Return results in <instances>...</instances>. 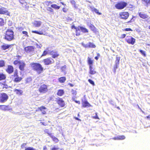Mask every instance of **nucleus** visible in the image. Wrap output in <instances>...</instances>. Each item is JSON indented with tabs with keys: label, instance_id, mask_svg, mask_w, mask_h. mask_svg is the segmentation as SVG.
Listing matches in <instances>:
<instances>
[{
	"label": "nucleus",
	"instance_id": "obj_14",
	"mask_svg": "<svg viewBox=\"0 0 150 150\" xmlns=\"http://www.w3.org/2000/svg\"><path fill=\"white\" fill-rule=\"evenodd\" d=\"M82 107L83 108L89 107L91 106V105L87 100L82 101Z\"/></svg>",
	"mask_w": 150,
	"mask_h": 150
},
{
	"label": "nucleus",
	"instance_id": "obj_34",
	"mask_svg": "<svg viewBox=\"0 0 150 150\" xmlns=\"http://www.w3.org/2000/svg\"><path fill=\"white\" fill-rule=\"evenodd\" d=\"M51 6L55 9H59L60 8V7L59 6L57 5L56 4H52L51 5Z\"/></svg>",
	"mask_w": 150,
	"mask_h": 150
},
{
	"label": "nucleus",
	"instance_id": "obj_5",
	"mask_svg": "<svg viewBox=\"0 0 150 150\" xmlns=\"http://www.w3.org/2000/svg\"><path fill=\"white\" fill-rule=\"evenodd\" d=\"M127 5V3L123 1H121L117 2L115 4V6L117 9H122L125 7Z\"/></svg>",
	"mask_w": 150,
	"mask_h": 150
},
{
	"label": "nucleus",
	"instance_id": "obj_19",
	"mask_svg": "<svg viewBox=\"0 0 150 150\" xmlns=\"http://www.w3.org/2000/svg\"><path fill=\"white\" fill-rule=\"evenodd\" d=\"M64 94V91L63 89H60L57 91V94L58 96H62Z\"/></svg>",
	"mask_w": 150,
	"mask_h": 150
},
{
	"label": "nucleus",
	"instance_id": "obj_57",
	"mask_svg": "<svg viewBox=\"0 0 150 150\" xmlns=\"http://www.w3.org/2000/svg\"><path fill=\"white\" fill-rule=\"evenodd\" d=\"M126 36V34H122L121 35V37H120V38L121 39H123L125 38Z\"/></svg>",
	"mask_w": 150,
	"mask_h": 150
},
{
	"label": "nucleus",
	"instance_id": "obj_56",
	"mask_svg": "<svg viewBox=\"0 0 150 150\" xmlns=\"http://www.w3.org/2000/svg\"><path fill=\"white\" fill-rule=\"evenodd\" d=\"M68 10V9L66 8L65 7H64L62 9V10L63 11L64 13L67 12Z\"/></svg>",
	"mask_w": 150,
	"mask_h": 150
},
{
	"label": "nucleus",
	"instance_id": "obj_61",
	"mask_svg": "<svg viewBox=\"0 0 150 150\" xmlns=\"http://www.w3.org/2000/svg\"><path fill=\"white\" fill-rule=\"evenodd\" d=\"M68 85L70 86L71 87H73L74 86V85L72 83H69Z\"/></svg>",
	"mask_w": 150,
	"mask_h": 150
},
{
	"label": "nucleus",
	"instance_id": "obj_50",
	"mask_svg": "<svg viewBox=\"0 0 150 150\" xmlns=\"http://www.w3.org/2000/svg\"><path fill=\"white\" fill-rule=\"evenodd\" d=\"M45 3L46 5L48 6L52 3V2L51 1H46L45 2Z\"/></svg>",
	"mask_w": 150,
	"mask_h": 150
},
{
	"label": "nucleus",
	"instance_id": "obj_46",
	"mask_svg": "<svg viewBox=\"0 0 150 150\" xmlns=\"http://www.w3.org/2000/svg\"><path fill=\"white\" fill-rule=\"evenodd\" d=\"M51 7H48L47 8V10L50 12L53 13L54 12L53 9Z\"/></svg>",
	"mask_w": 150,
	"mask_h": 150
},
{
	"label": "nucleus",
	"instance_id": "obj_29",
	"mask_svg": "<svg viewBox=\"0 0 150 150\" xmlns=\"http://www.w3.org/2000/svg\"><path fill=\"white\" fill-rule=\"evenodd\" d=\"M89 28L94 32H96V28L92 24H91L89 26Z\"/></svg>",
	"mask_w": 150,
	"mask_h": 150
},
{
	"label": "nucleus",
	"instance_id": "obj_51",
	"mask_svg": "<svg viewBox=\"0 0 150 150\" xmlns=\"http://www.w3.org/2000/svg\"><path fill=\"white\" fill-rule=\"evenodd\" d=\"M25 150H36V149L32 147H28L25 148Z\"/></svg>",
	"mask_w": 150,
	"mask_h": 150
},
{
	"label": "nucleus",
	"instance_id": "obj_40",
	"mask_svg": "<svg viewBox=\"0 0 150 150\" xmlns=\"http://www.w3.org/2000/svg\"><path fill=\"white\" fill-rule=\"evenodd\" d=\"M44 132L45 134H48V135L50 137L51 135L52 134L49 131V130L47 129H45L44 130Z\"/></svg>",
	"mask_w": 150,
	"mask_h": 150
},
{
	"label": "nucleus",
	"instance_id": "obj_55",
	"mask_svg": "<svg viewBox=\"0 0 150 150\" xmlns=\"http://www.w3.org/2000/svg\"><path fill=\"white\" fill-rule=\"evenodd\" d=\"M100 55L99 53H97V56L95 57V59L96 60H98V59L99 57H100Z\"/></svg>",
	"mask_w": 150,
	"mask_h": 150
},
{
	"label": "nucleus",
	"instance_id": "obj_8",
	"mask_svg": "<svg viewBox=\"0 0 150 150\" xmlns=\"http://www.w3.org/2000/svg\"><path fill=\"white\" fill-rule=\"evenodd\" d=\"M43 62L45 65H47L52 64L54 63V61L51 57H48L43 59Z\"/></svg>",
	"mask_w": 150,
	"mask_h": 150
},
{
	"label": "nucleus",
	"instance_id": "obj_13",
	"mask_svg": "<svg viewBox=\"0 0 150 150\" xmlns=\"http://www.w3.org/2000/svg\"><path fill=\"white\" fill-rule=\"evenodd\" d=\"M82 45L85 48H95L96 47V45L93 43L91 42H88V44H85L82 43Z\"/></svg>",
	"mask_w": 150,
	"mask_h": 150
},
{
	"label": "nucleus",
	"instance_id": "obj_30",
	"mask_svg": "<svg viewBox=\"0 0 150 150\" xmlns=\"http://www.w3.org/2000/svg\"><path fill=\"white\" fill-rule=\"evenodd\" d=\"M53 52V51H52L51 52L52 54L51 55H52V57L53 58H55L57 57H58L59 54L57 52H53V53H52Z\"/></svg>",
	"mask_w": 150,
	"mask_h": 150
},
{
	"label": "nucleus",
	"instance_id": "obj_17",
	"mask_svg": "<svg viewBox=\"0 0 150 150\" xmlns=\"http://www.w3.org/2000/svg\"><path fill=\"white\" fill-rule=\"evenodd\" d=\"M90 8H91V11L93 12H95L98 15H101L102 14V13L99 12L98 10L96 8L91 6H90Z\"/></svg>",
	"mask_w": 150,
	"mask_h": 150
},
{
	"label": "nucleus",
	"instance_id": "obj_12",
	"mask_svg": "<svg viewBox=\"0 0 150 150\" xmlns=\"http://www.w3.org/2000/svg\"><path fill=\"white\" fill-rule=\"evenodd\" d=\"M47 110V108L44 106L42 105L38 107L36 110V112L41 111L42 112V115H45L46 113L45 110Z\"/></svg>",
	"mask_w": 150,
	"mask_h": 150
},
{
	"label": "nucleus",
	"instance_id": "obj_25",
	"mask_svg": "<svg viewBox=\"0 0 150 150\" xmlns=\"http://www.w3.org/2000/svg\"><path fill=\"white\" fill-rule=\"evenodd\" d=\"M53 141L56 143H57L59 142V140L56 137L52 135V134L50 136Z\"/></svg>",
	"mask_w": 150,
	"mask_h": 150
},
{
	"label": "nucleus",
	"instance_id": "obj_6",
	"mask_svg": "<svg viewBox=\"0 0 150 150\" xmlns=\"http://www.w3.org/2000/svg\"><path fill=\"white\" fill-rule=\"evenodd\" d=\"M126 41L128 44L133 45L135 43L136 40L130 36H127L125 38Z\"/></svg>",
	"mask_w": 150,
	"mask_h": 150
},
{
	"label": "nucleus",
	"instance_id": "obj_54",
	"mask_svg": "<svg viewBox=\"0 0 150 150\" xmlns=\"http://www.w3.org/2000/svg\"><path fill=\"white\" fill-rule=\"evenodd\" d=\"M13 66L10 65V74L12 73L13 71Z\"/></svg>",
	"mask_w": 150,
	"mask_h": 150
},
{
	"label": "nucleus",
	"instance_id": "obj_43",
	"mask_svg": "<svg viewBox=\"0 0 150 150\" xmlns=\"http://www.w3.org/2000/svg\"><path fill=\"white\" fill-rule=\"evenodd\" d=\"M48 53V50H44L41 55V56H44L46 55Z\"/></svg>",
	"mask_w": 150,
	"mask_h": 150
},
{
	"label": "nucleus",
	"instance_id": "obj_36",
	"mask_svg": "<svg viewBox=\"0 0 150 150\" xmlns=\"http://www.w3.org/2000/svg\"><path fill=\"white\" fill-rule=\"evenodd\" d=\"M20 2L22 4L23 6H25L27 4V3L25 0H20Z\"/></svg>",
	"mask_w": 150,
	"mask_h": 150
},
{
	"label": "nucleus",
	"instance_id": "obj_41",
	"mask_svg": "<svg viewBox=\"0 0 150 150\" xmlns=\"http://www.w3.org/2000/svg\"><path fill=\"white\" fill-rule=\"evenodd\" d=\"M13 33L12 30H10V40H13Z\"/></svg>",
	"mask_w": 150,
	"mask_h": 150
},
{
	"label": "nucleus",
	"instance_id": "obj_20",
	"mask_svg": "<svg viewBox=\"0 0 150 150\" xmlns=\"http://www.w3.org/2000/svg\"><path fill=\"white\" fill-rule=\"evenodd\" d=\"M87 62L89 65V67H92L93 63V60L91 58L88 57L87 58Z\"/></svg>",
	"mask_w": 150,
	"mask_h": 150
},
{
	"label": "nucleus",
	"instance_id": "obj_7",
	"mask_svg": "<svg viewBox=\"0 0 150 150\" xmlns=\"http://www.w3.org/2000/svg\"><path fill=\"white\" fill-rule=\"evenodd\" d=\"M56 102L60 107H64L65 105L64 101L62 98H58L56 100Z\"/></svg>",
	"mask_w": 150,
	"mask_h": 150
},
{
	"label": "nucleus",
	"instance_id": "obj_9",
	"mask_svg": "<svg viewBox=\"0 0 150 150\" xmlns=\"http://www.w3.org/2000/svg\"><path fill=\"white\" fill-rule=\"evenodd\" d=\"M129 15V13L127 12H122L119 13V16L120 18L124 20L127 19L128 18Z\"/></svg>",
	"mask_w": 150,
	"mask_h": 150
},
{
	"label": "nucleus",
	"instance_id": "obj_49",
	"mask_svg": "<svg viewBox=\"0 0 150 150\" xmlns=\"http://www.w3.org/2000/svg\"><path fill=\"white\" fill-rule=\"evenodd\" d=\"M66 68V65H64L61 67V69L62 71H63L65 70Z\"/></svg>",
	"mask_w": 150,
	"mask_h": 150
},
{
	"label": "nucleus",
	"instance_id": "obj_21",
	"mask_svg": "<svg viewBox=\"0 0 150 150\" xmlns=\"http://www.w3.org/2000/svg\"><path fill=\"white\" fill-rule=\"evenodd\" d=\"M138 14L139 17L143 19H146L148 17V16L146 14L142 12H139Z\"/></svg>",
	"mask_w": 150,
	"mask_h": 150
},
{
	"label": "nucleus",
	"instance_id": "obj_22",
	"mask_svg": "<svg viewBox=\"0 0 150 150\" xmlns=\"http://www.w3.org/2000/svg\"><path fill=\"white\" fill-rule=\"evenodd\" d=\"M89 74L91 75H93L96 74V72L95 70V69H93V66L89 67Z\"/></svg>",
	"mask_w": 150,
	"mask_h": 150
},
{
	"label": "nucleus",
	"instance_id": "obj_48",
	"mask_svg": "<svg viewBox=\"0 0 150 150\" xmlns=\"http://www.w3.org/2000/svg\"><path fill=\"white\" fill-rule=\"evenodd\" d=\"M88 82L93 86H94L95 84L94 82L91 79H88Z\"/></svg>",
	"mask_w": 150,
	"mask_h": 150
},
{
	"label": "nucleus",
	"instance_id": "obj_24",
	"mask_svg": "<svg viewBox=\"0 0 150 150\" xmlns=\"http://www.w3.org/2000/svg\"><path fill=\"white\" fill-rule=\"evenodd\" d=\"M14 91L17 95H22L23 92L20 89H15Z\"/></svg>",
	"mask_w": 150,
	"mask_h": 150
},
{
	"label": "nucleus",
	"instance_id": "obj_1",
	"mask_svg": "<svg viewBox=\"0 0 150 150\" xmlns=\"http://www.w3.org/2000/svg\"><path fill=\"white\" fill-rule=\"evenodd\" d=\"M30 65L32 69L36 71L38 74H40L43 72L44 69L40 64L37 62H32Z\"/></svg>",
	"mask_w": 150,
	"mask_h": 150
},
{
	"label": "nucleus",
	"instance_id": "obj_3",
	"mask_svg": "<svg viewBox=\"0 0 150 150\" xmlns=\"http://www.w3.org/2000/svg\"><path fill=\"white\" fill-rule=\"evenodd\" d=\"M38 88V92L41 94H44L46 93L48 91V86L47 85L43 84L42 83H40Z\"/></svg>",
	"mask_w": 150,
	"mask_h": 150
},
{
	"label": "nucleus",
	"instance_id": "obj_2",
	"mask_svg": "<svg viewBox=\"0 0 150 150\" xmlns=\"http://www.w3.org/2000/svg\"><path fill=\"white\" fill-rule=\"evenodd\" d=\"M11 78L13 79V81L16 83L20 82L22 79V77L18 76V71L17 69L15 70L13 74L11 75Z\"/></svg>",
	"mask_w": 150,
	"mask_h": 150
},
{
	"label": "nucleus",
	"instance_id": "obj_60",
	"mask_svg": "<svg viewBox=\"0 0 150 150\" xmlns=\"http://www.w3.org/2000/svg\"><path fill=\"white\" fill-rule=\"evenodd\" d=\"M77 27H76L74 25H72L71 27V28L72 29L74 28L75 29H76Z\"/></svg>",
	"mask_w": 150,
	"mask_h": 150
},
{
	"label": "nucleus",
	"instance_id": "obj_52",
	"mask_svg": "<svg viewBox=\"0 0 150 150\" xmlns=\"http://www.w3.org/2000/svg\"><path fill=\"white\" fill-rule=\"evenodd\" d=\"M123 31H133L132 30V29L131 28H126L124 29L123 30Z\"/></svg>",
	"mask_w": 150,
	"mask_h": 150
},
{
	"label": "nucleus",
	"instance_id": "obj_33",
	"mask_svg": "<svg viewBox=\"0 0 150 150\" xmlns=\"http://www.w3.org/2000/svg\"><path fill=\"white\" fill-rule=\"evenodd\" d=\"M41 24V22L40 21H35L34 25L35 27H38L40 26Z\"/></svg>",
	"mask_w": 150,
	"mask_h": 150
},
{
	"label": "nucleus",
	"instance_id": "obj_58",
	"mask_svg": "<svg viewBox=\"0 0 150 150\" xmlns=\"http://www.w3.org/2000/svg\"><path fill=\"white\" fill-rule=\"evenodd\" d=\"M22 33L23 34L25 35H26L27 36V37H28V32L26 31H23L22 32Z\"/></svg>",
	"mask_w": 150,
	"mask_h": 150
},
{
	"label": "nucleus",
	"instance_id": "obj_35",
	"mask_svg": "<svg viewBox=\"0 0 150 150\" xmlns=\"http://www.w3.org/2000/svg\"><path fill=\"white\" fill-rule=\"evenodd\" d=\"M142 1L146 4V6L147 7L150 5V0H142Z\"/></svg>",
	"mask_w": 150,
	"mask_h": 150
},
{
	"label": "nucleus",
	"instance_id": "obj_62",
	"mask_svg": "<svg viewBox=\"0 0 150 150\" xmlns=\"http://www.w3.org/2000/svg\"><path fill=\"white\" fill-rule=\"evenodd\" d=\"M58 148H57L53 147L52 149V150H57L58 149Z\"/></svg>",
	"mask_w": 150,
	"mask_h": 150
},
{
	"label": "nucleus",
	"instance_id": "obj_38",
	"mask_svg": "<svg viewBox=\"0 0 150 150\" xmlns=\"http://www.w3.org/2000/svg\"><path fill=\"white\" fill-rule=\"evenodd\" d=\"M5 24V22L4 19L0 18V27L3 26Z\"/></svg>",
	"mask_w": 150,
	"mask_h": 150
},
{
	"label": "nucleus",
	"instance_id": "obj_18",
	"mask_svg": "<svg viewBox=\"0 0 150 150\" xmlns=\"http://www.w3.org/2000/svg\"><path fill=\"white\" fill-rule=\"evenodd\" d=\"M125 138V136L124 135H122L114 137L112 138V139L115 140H122L124 139Z\"/></svg>",
	"mask_w": 150,
	"mask_h": 150
},
{
	"label": "nucleus",
	"instance_id": "obj_26",
	"mask_svg": "<svg viewBox=\"0 0 150 150\" xmlns=\"http://www.w3.org/2000/svg\"><path fill=\"white\" fill-rule=\"evenodd\" d=\"M9 31L8 30L6 32V35L4 37V39L7 40H9Z\"/></svg>",
	"mask_w": 150,
	"mask_h": 150
},
{
	"label": "nucleus",
	"instance_id": "obj_31",
	"mask_svg": "<svg viewBox=\"0 0 150 150\" xmlns=\"http://www.w3.org/2000/svg\"><path fill=\"white\" fill-rule=\"evenodd\" d=\"M6 78L5 74L2 73H0V81L4 80Z\"/></svg>",
	"mask_w": 150,
	"mask_h": 150
},
{
	"label": "nucleus",
	"instance_id": "obj_59",
	"mask_svg": "<svg viewBox=\"0 0 150 150\" xmlns=\"http://www.w3.org/2000/svg\"><path fill=\"white\" fill-rule=\"evenodd\" d=\"M18 28L20 31H21L23 30V28L22 27H18Z\"/></svg>",
	"mask_w": 150,
	"mask_h": 150
},
{
	"label": "nucleus",
	"instance_id": "obj_53",
	"mask_svg": "<svg viewBox=\"0 0 150 150\" xmlns=\"http://www.w3.org/2000/svg\"><path fill=\"white\" fill-rule=\"evenodd\" d=\"M75 98H73L72 100L74 101L76 103H78V104H80V102L79 100H75Z\"/></svg>",
	"mask_w": 150,
	"mask_h": 150
},
{
	"label": "nucleus",
	"instance_id": "obj_11",
	"mask_svg": "<svg viewBox=\"0 0 150 150\" xmlns=\"http://www.w3.org/2000/svg\"><path fill=\"white\" fill-rule=\"evenodd\" d=\"M8 98V96L5 93H1L0 94V102L1 103L4 102Z\"/></svg>",
	"mask_w": 150,
	"mask_h": 150
},
{
	"label": "nucleus",
	"instance_id": "obj_32",
	"mask_svg": "<svg viewBox=\"0 0 150 150\" xmlns=\"http://www.w3.org/2000/svg\"><path fill=\"white\" fill-rule=\"evenodd\" d=\"M32 81V79L31 77H29L25 79V83H31Z\"/></svg>",
	"mask_w": 150,
	"mask_h": 150
},
{
	"label": "nucleus",
	"instance_id": "obj_45",
	"mask_svg": "<svg viewBox=\"0 0 150 150\" xmlns=\"http://www.w3.org/2000/svg\"><path fill=\"white\" fill-rule=\"evenodd\" d=\"M5 65L4 61L3 60H0V67H2Z\"/></svg>",
	"mask_w": 150,
	"mask_h": 150
},
{
	"label": "nucleus",
	"instance_id": "obj_39",
	"mask_svg": "<svg viewBox=\"0 0 150 150\" xmlns=\"http://www.w3.org/2000/svg\"><path fill=\"white\" fill-rule=\"evenodd\" d=\"M9 47V45H2L1 47V49L4 50H5L6 49H8Z\"/></svg>",
	"mask_w": 150,
	"mask_h": 150
},
{
	"label": "nucleus",
	"instance_id": "obj_63",
	"mask_svg": "<svg viewBox=\"0 0 150 150\" xmlns=\"http://www.w3.org/2000/svg\"><path fill=\"white\" fill-rule=\"evenodd\" d=\"M43 150H47V148L46 146H44L43 148Z\"/></svg>",
	"mask_w": 150,
	"mask_h": 150
},
{
	"label": "nucleus",
	"instance_id": "obj_23",
	"mask_svg": "<svg viewBox=\"0 0 150 150\" xmlns=\"http://www.w3.org/2000/svg\"><path fill=\"white\" fill-rule=\"evenodd\" d=\"M66 79L65 77H61L58 78V80L59 82L61 83H64Z\"/></svg>",
	"mask_w": 150,
	"mask_h": 150
},
{
	"label": "nucleus",
	"instance_id": "obj_10",
	"mask_svg": "<svg viewBox=\"0 0 150 150\" xmlns=\"http://www.w3.org/2000/svg\"><path fill=\"white\" fill-rule=\"evenodd\" d=\"M35 48L33 46H29L25 47L24 48L25 51L27 53L33 52L35 51Z\"/></svg>",
	"mask_w": 150,
	"mask_h": 150
},
{
	"label": "nucleus",
	"instance_id": "obj_64",
	"mask_svg": "<svg viewBox=\"0 0 150 150\" xmlns=\"http://www.w3.org/2000/svg\"><path fill=\"white\" fill-rule=\"evenodd\" d=\"M146 117L147 119L150 120V115H149L148 116H147Z\"/></svg>",
	"mask_w": 150,
	"mask_h": 150
},
{
	"label": "nucleus",
	"instance_id": "obj_28",
	"mask_svg": "<svg viewBox=\"0 0 150 150\" xmlns=\"http://www.w3.org/2000/svg\"><path fill=\"white\" fill-rule=\"evenodd\" d=\"M79 28L80 30L83 33H88V30L85 28L81 26H79Z\"/></svg>",
	"mask_w": 150,
	"mask_h": 150
},
{
	"label": "nucleus",
	"instance_id": "obj_44",
	"mask_svg": "<svg viewBox=\"0 0 150 150\" xmlns=\"http://www.w3.org/2000/svg\"><path fill=\"white\" fill-rule=\"evenodd\" d=\"M72 94L75 97L77 94V92L75 90L72 89L71 90Z\"/></svg>",
	"mask_w": 150,
	"mask_h": 150
},
{
	"label": "nucleus",
	"instance_id": "obj_27",
	"mask_svg": "<svg viewBox=\"0 0 150 150\" xmlns=\"http://www.w3.org/2000/svg\"><path fill=\"white\" fill-rule=\"evenodd\" d=\"M76 35V36H79L81 34L80 29L79 28V26L75 29Z\"/></svg>",
	"mask_w": 150,
	"mask_h": 150
},
{
	"label": "nucleus",
	"instance_id": "obj_16",
	"mask_svg": "<svg viewBox=\"0 0 150 150\" xmlns=\"http://www.w3.org/2000/svg\"><path fill=\"white\" fill-rule=\"evenodd\" d=\"M120 57H117V55L116 57V60L115 61V66L114 67V69H116L118 67V65L119 64Z\"/></svg>",
	"mask_w": 150,
	"mask_h": 150
},
{
	"label": "nucleus",
	"instance_id": "obj_37",
	"mask_svg": "<svg viewBox=\"0 0 150 150\" xmlns=\"http://www.w3.org/2000/svg\"><path fill=\"white\" fill-rule=\"evenodd\" d=\"M32 32L39 35H43V33L42 30L39 32H38L36 30H32Z\"/></svg>",
	"mask_w": 150,
	"mask_h": 150
},
{
	"label": "nucleus",
	"instance_id": "obj_15",
	"mask_svg": "<svg viewBox=\"0 0 150 150\" xmlns=\"http://www.w3.org/2000/svg\"><path fill=\"white\" fill-rule=\"evenodd\" d=\"M8 11L6 8L3 7L0 8V14L8 15Z\"/></svg>",
	"mask_w": 150,
	"mask_h": 150
},
{
	"label": "nucleus",
	"instance_id": "obj_4",
	"mask_svg": "<svg viewBox=\"0 0 150 150\" xmlns=\"http://www.w3.org/2000/svg\"><path fill=\"white\" fill-rule=\"evenodd\" d=\"M13 64L15 65L18 64V67L19 69L22 71L24 70L26 64L24 62L16 60L13 62Z\"/></svg>",
	"mask_w": 150,
	"mask_h": 150
},
{
	"label": "nucleus",
	"instance_id": "obj_47",
	"mask_svg": "<svg viewBox=\"0 0 150 150\" xmlns=\"http://www.w3.org/2000/svg\"><path fill=\"white\" fill-rule=\"evenodd\" d=\"M95 115H96L95 116H92V118H93V119H96L99 120L100 118L98 117V113L97 112H96L95 113Z\"/></svg>",
	"mask_w": 150,
	"mask_h": 150
},
{
	"label": "nucleus",
	"instance_id": "obj_42",
	"mask_svg": "<svg viewBox=\"0 0 150 150\" xmlns=\"http://www.w3.org/2000/svg\"><path fill=\"white\" fill-rule=\"evenodd\" d=\"M139 51L141 54L144 57H146V52L145 51H143L142 50H139Z\"/></svg>",
	"mask_w": 150,
	"mask_h": 150
}]
</instances>
